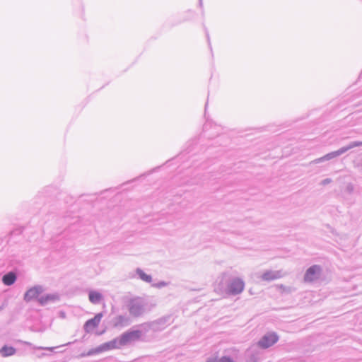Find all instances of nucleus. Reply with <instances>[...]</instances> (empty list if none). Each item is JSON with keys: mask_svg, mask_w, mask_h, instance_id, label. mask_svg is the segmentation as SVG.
I'll return each mask as SVG.
<instances>
[{"mask_svg": "<svg viewBox=\"0 0 362 362\" xmlns=\"http://www.w3.org/2000/svg\"><path fill=\"white\" fill-rule=\"evenodd\" d=\"M42 292V288L40 286L33 287L29 289L25 294L24 298L27 301L32 300L33 299H38L41 304H45L49 300H54L57 298L56 296L48 295L45 297H40V295Z\"/></svg>", "mask_w": 362, "mask_h": 362, "instance_id": "obj_1", "label": "nucleus"}, {"mask_svg": "<svg viewBox=\"0 0 362 362\" xmlns=\"http://www.w3.org/2000/svg\"><path fill=\"white\" fill-rule=\"evenodd\" d=\"M130 312H131L132 313H133L134 315H136V314H137V313H136V310H134V308H131Z\"/></svg>", "mask_w": 362, "mask_h": 362, "instance_id": "obj_16", "label": "nucleus"}, {"mask_svg": "<svg viewBox=\"0 0 362 362\" xmlns=\"http://www.w3.org/2000/svg\"><path fill=\"white\" fill-rule=\"evenodd\" d=\"M140 337L141 332L135 330L124 333L119 338H118V340L119 341L120 346H122L139 339Z\"/></svg>", "mask_w": 362, "mask_h": 362, "instance_id": "obj_2", "label": "nucleus"}, {"mask_svg": "<svg viewBox=\"0 0 362 362\" xmlns=\"http://www.w3.org/2000/svg\"><path fill=\"white\" fill-rule=\"evenodd\" d=\"M16 279V276L13 272H9L4 275L2 278V281L5 285H12Z\"/></svg>", "mask_w": 362, "mask_h": 362, "instance_id": "obj_8", "label": "nucleus"}, {"mask_svg": "<svg viewBox=\"0 0 362 362\" xmlns=\"http://www.w3.org/2000/svg\"><path fill=\"white\" fill-rule=\"evenodd\" d=\"M16 349L13 346H4L0 349V354L3 357H8L14 355Z\"/></svg>", "mask_w": 362, "mask_h": 362, "instance_id": "obj_9", "label": "nucleus"}, {"mask_svg": "<svg viewBox=\"0 0 362 362\" xmlns=\"http://www.w3.org/2000/svg\"><path fill=\"white\" fill-rule=\"evenodd\" d=\"M126 322V319L123 316H118L116 318L115 326L122 325Z\"/></svg>", "mask_w": 362, "mask_h": 362, "instance_id": "obj_13", "label": "nucleus"}, {"mask_svg": "<svg viewBox=\"0 0 362 362\" xmlns=\"http://www.w3.org/2000/svg\"><path fill=\"white\" fill-rule=\"evenodd\" d=\"M320 272V267L317 265H314L310 267L307 271L304 276V279L305 281L311 282L315 281L318 278L319 274Z\"/></svg>", "mask_w": 362, "mask_h": 362, "instance_id": "obj_5", "label": "nucleus"}, {"mask_svg": "<svg viewBox=\"0 0 362 362\" xmlns=\"http://www.w3.org/2000/svg\"><path fill=\"white\" fill-rule=\"evenodd\" d=\"M103 317L102 313L97 314L93 318L88 320L84 325L86 332H90L94 330L99 325Z\"/></svg>", "mask_w": 362, "mask_h": 362, "instance_id": "obj_4", "label": "nucleus"}, {"mask_svg": "<svg viewBox=\"0 0 362 362\" xmlns=\"http://www.w3.org/2000/svg\"><path fill=\"white\" fill-rule=\"evenodd\" d=\"M207 362H234L233 360L228 356H223L219 359H209Z\"/></svg>", "mask_w": 362, "mask_h": 362, "instance_id": "obj_12", "label": "nucleus"}, {"mask_svg": "<svg viewBox=\"0 0 362 362\" xmlns=\"http://www.w3.org/2000/svg\"><path fill=\"white\" fill-rule=\"evenodd\" d=\"M276 276L275 275H272L271 273H265L262 276V279L264 280H272L276 279Z\"/></svg>", "mask_w": 362, "mask_h": 362, "instance_id": "obj_14", "label": "nucleus"}, {"mask_svg": "<svg viewBox=\"0 0 362 362\" xmlns=\"http://www.w3.org/2000/svg\"><path fill=\"white\" fill-rule=\"evenodd\" d=\"M88 298L92 303H98L103 298L100 293L92 291L89 293Z\"/></svg>", "mask_w": 362, "mask_h": 362, "instance_id": "obj_10", "label": "nucleus"}, {"mask_svg": "<svg viewBox=\"0 0 362 362\" xmlns=\"http://www.w3.org/2000/svg\"><path fill=\"white\" fill-rule=\"evenodd\" d=\"M244 282L240 279H234L229 286V292L232 294L241 293L244 289Z\"/></svg>", "mask_w": 362, "mask_h": 362, "instance_id": "obj_6", "label": "nucleus"}, {"mask_svg": "<svg viewBox=\"0 0 362 362\" xmlns=\"http://www.w3.org/2000/svg\"><path fill=\"white\" fill-rule=\"evenodd\" d=\"M279 337L275 333H269L258 341V345L261 348L267 349L276 343Z\"/></svg>", "mask_w": 362, "mask_h": 362, "instance_id": "obj_3", "label": "nucleus"}, {"mask_svg": "<svg viewBox=\"0 0 362 362\" xmlns=\"http://www.w3.org/2000/svg\"><path fill=\"white\" fill-rule=\"evenodd\" d=\"M120 344L118 339H115L109 342L105 343L101 346L102 350L107 351L114 349L120 348Z\"/></svg>", "mask_w": 362, "mask_h": 362, "instance_id": "obj_7", "label": "nucleus"}, {"mask_svg": "<svg viewBox=\"0 0 362 362\" xmlns=\"http://www.w3.org/2000/svg\"><path fill=\"white\" fill-rule=\"evenodd\" d=\"M140 276H141V278L143 280H144V281H146L149 282V281H151V277L150 276H148V275H147V274H144V272H141V273H140Z\"/></svg>", "mask_w": 362, "mask_h": 362, "instance_id": "obj_15", "label": "nucleus"}, {"mask_svg": "<svg viewBox=\"0 0 362 362\" xmlns=\"http://www.w3.org/2000/svg\"><path fill=\"white\" fill-rule=\"evenodd\" d=\"M346 150H347V148H341L339 151H334V152H332V153L327 154L325 158H326L327 159H330V158H334V157L338 156L340 154L344 153Z\"/></svg>", "mask_w": 362, "mask_h": 362, "instance_id": "obj_11", "label": "nucleus"}]
</instances>
